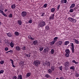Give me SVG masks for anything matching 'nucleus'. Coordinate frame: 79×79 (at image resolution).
I'll return each mask as SVG.
<instances>
[{
	"label": "nucleus",
	"instance_id": "22",
	"mask_svg": "<svg viewBox=\"0 0 79 79\" xmlns=\"http://www.w3.org/2000/svg\"><path fill=\"white\" fill-rule=\"evenodd\" d=\"M55 41H53L52 42L50 43V44L51 45H53L55 44Z\"/></svg>",
	"mask_w": 79,
	"mask_h": 79
},
{
	"label": "nucleus",
	"instance_id": "2",
	"mask_svg": "<svg viewBox=\"0 0 79 79\" xmlns=\"http://www.w3.org/2000/svg\"><path fill=\"white\" fill-rule=\"evenodd\" d=\"M46 25V23L45 22L43 21H40L39 23V26L40 27H43L44 26Z\"/></svg>",
	"mask_w": 79,
	"mask_h": 79
},
{
	"label": "nucleus",
	"instance_id": "55",
	"mask_svg": "<svg viewBox=\"0 0 79 79\" xmlns=\"http://www.w3.org/2000/svg\"><path fill=\"white\" fill-rule=\"evenodd\" d=\"M76 77H78L79 76V74L78 73H76Z\"/></svg>",
	"mask_w": 79,
	"mask_h": 79
},
{
	"label": "nucleus",
	"instance_id": "3",
	"mask_svg": "<svg viewBox=\"0 0 79 79\" xmlns=\"http://www.w3.org/2000/svg\"><path fill=\"white\" fill-rule=\"evenodd\" d=\"M27 15V13L26 11H23L22 12V14H21L22 16L23 17H24L26 16Z\"/></svg>",
	"mask_w": 79,
	"mask_h": 79
},
{
	"label": "nucleus",
	"instance_id": "18",
	"mask_svg": "<svg viewBox=\"0 0 79 79\" xmlns=\"http://www.w3.org/2000/svg\"><path fill=\"white\" fill-rule=\"evenodd\" d=\"M44 76L45 77H47V78H48V77H50V76L48 74H46Z\"/></svg>",
	"mask_w": 79,
	"mask_h": 79
},
{
	"label": "nucleus",
	"instance_id": "28",
	"mask_svg": "<svg viewBox=\"0 0 79 79\" xmlns=\"http://www.w3.org/2000/svg\"><path fill=\"white\" fill-rule=\"evenodd\" d=\"M69 41H66L64 43V45H67L69 44Z\"/></svg>",
	"mask_w": 79,
	"mask_h": 79
},
{
	"label": "nucleus",
	"instance_id": "7",
	"mask_svg": "<svg viewBox=\"0 0 79 79\" xmlns=\"http://www.w3.org/2000/svg\"><path fill=\"white\" fill-rule=\"evenodd\" d=\"M15 49L17 51H20L21 50V48L19 46H17L15 47Z\"/></svg>",
	"mask_w": 79,
	"mask_h": 79
},
{
	"label": "nucleus",
	"instance_id": "9",
	"mask_svg": "<svg viewBox=\"0 0 79 79\" xmlns=\"http://www.w3.org/2000/svg\"><path fill=\"white\" fill-rule=\"evenodd\" d=\"M69 62H66L65 63L64 66H67V67H69Z\"/></svg>",
	"mask_w": 79,
	"mask_h": 79
},
{
	"label": "nucleus",
	"instance_id": "38",
	"mask_svg": "<svg viewBox=\"0 0 79 79\" xmlns=\"http://www.w3.org/2000/svg\"><path fill=\"white\" fill-rule=\"evenodd\" d=\"M72 62H73L74 63H75V64H78V62H76V61L75 60H73L72 61Z\"/></svg>",
	"mask_w": 79,
	"mask_h": 79
},
{
	"label": "nucleus",
	"instance_id": "25",
	"mask_svg": "<svg viewBox=\"0 0 79 79\" xmlns=\"http://www.w3.org/2000/svg\"><path fill=\"white\" fill-rule=\"evenodd\" d=\"M16 7V5L15 4L12 5L11 6V8L12 9H15Z\"/></svg>",
	"mask_w": 79,
	"mask_h": 79
},
{
	"label": "nucleus",
	"instance_id": "57",
	"mask_svg": "<svg viewBox=\"0 0 79 79\" xmlns=\"http://www.w3.org/2000/svg\"><path fill=\"white\" fill-rule=\"evenodd\" d=\"M60 79H64L63 77H60Z\"/></svg>",
	"mask_w": 79,
	"mask_h": 79
},
{
	"label": "nucleus",
	"instance_id": "40",
	"mask_svg": "<svg viewBox=\"0 0 79 79\" xmlns=\"http://www.w3.org/2000/svg\"><path fill=\"white\" fill-rule=\"evenodd\" d=\"M48 5L47 4H45L43 6V7L45 8Z\"/></svg>",
	"mask_w": 79,
	"mask_h": 79
},
{
	"label": "nucleus",
	"instance_id": "45",
	"mask_svg": "<svg viewBox=\"0 0 79 79\" xmlns=\"http://www.w3.org/2000/svg\"><path fill=\"white\" fill-rule=\"evenodd\" d=\"M69 11L70 13L73 12V9H71Z\"/></svg>",
	"mask_w": 79,
	"mask_h": 79
},
{
	"label": "nucleus",
	"instance_id": "20",
	"mask_svg": "<svg viewBox=\"0 0 79 79\" xmlns=\"http://www.w3.org/2000/svg\"><path fill=\"white\" fill-rule=\"evenodd\" d=\"M17 79H23L21 75H18Z\"/></svg>",
	"mask_w": 79,
	"mask_h": 79
},
{
	"label": "nucleus",
	"instance_id": "47",
	"mask_svg": "<svg viewBox=\"0 0 79 79\" xmlns=\"http://www.w3.org/2000/svg\"><path fill=\"white\" fill-rule=\"evenodd\" d=\"M64 69L65 70H66V71L68 69V68L67 66H65Z\"/></svg>",
	"mask_w": 79,
	"mask_h": 79
},
{
	"label": "nucleus",
	"instance_id": "58",
	"mask_svg": "<svg viewBox=\"0 0 79 79\" xmlns=\"http://www.w3.org/2000/svg\"><path fill=\"white\" fill-rule=\"evenodd\" d=\"M7 11V9L5 10V12H6Z\"/></svg>",
	"mask_w": 79,
	"mask_h": 79
},
{
	"label": "nucleus",
	"instance_id": "37",
	"mask_svg": "<svg viewBox=\"0 0 79 79\" xmlns=\"http://www.w3.org/2000/svg\"><path fill=\"white\" fill-rule=\"evenodd\" d=\"M4 73V70H1L0 71V74H3Z\"/></svg>",
	"mask_w": 79,
	"mask_h": 79
},
{
	"label": "nucleus",
	"instance_id": "59",
	"mask_svg": "<svg viewBox=\"0 0 79 79\" xmlns=\"http://www.w3.org/2000/svg\"><path fill=\"white\" fill-rule=\"evenodd\" d=\"M12 52L11 50H10V51H8V52Z\"/></svg>",
	"mask_w": 79,
	"mask_h": 79
},
{
	"label": "nucleus",
	"instance_id": "35",
	"mask_svg": "<svg viewBox=\"0 0 79 79\" xmlns=\"http://www.w3.org/2000/svg\"><path fill=\"white\" fill-rule=\"evenodd\" d=\"M69 54L70 53H66V54H65V56L66 57H68L69 56Z\"/></svg>",
	"mask_w": 79,
	"mask_h": 79
},
{
	"label": "nucleus",
	"instance_id": "27",
	"mask_svg": "<svg viewBox=\"0 0 79 79\" xmlns=\"http://www.w3.org/2000/svg\"><path fill=\"white\" fill-rule=\"evenodd\" d=\"M7 34V36L10 37L11 36V33H9L6 34Z\"/></svg>",
	"mask_w": 79,
	"mask_h": 79
},
{
	"label": "nucleus",
	"instance_id": "14",
	"mask_svg": "<svg viewBox=\"0 0 79 79\" xmlns=\"http://www.w3.org/2000/svg\"><path fill=\"white\" fill-rule=\"evenodd\" d=\"M63 43L61 41H59L57 43V45L59 46L60 45H61Z\"/></svg>",
	"mask_w": 79,
	"mask_h": 79
},
{
	"label": "nucleus",
	"instance_id": "6",
	"mask_svg": "<svg viewBox=\"0 0 79 79\" xmlns=\"http://www.w3.org/2000/svg\"><path fill=\"white\" fill-rule=\"evenodd\" d=\"M54 16L55 15L54 14H52V15H51L50 16L49 19H54Z\"/></svg>",
	"mask_w": 79,
	"mask_h": 79
},
{
	"label": "nucleus",
	"instance_id": "50",
	"mask_svg": "<svg viewBox=\"0 0 79 79\" xmlns=\"http://www.w3.org/2000/svg\"><path fill=\"white\" fill-rule=\"evenodd\" d=\"M28 23H32V19H30L28 21Z\"/></svg>",
	"mask_w": 79,
	"mask_h": 79
},
{
	"label": "nucleus",
	"instance_id": "46",
	"mask_svg": "<svg viewBox=\"0 0 79 79\" xmlns=\"http://www.w3.org/2000/svg\"><path fill=\"white\" fill-rule=\"evenodd\" d=\"M44 49V48L41 47L40 48L39 50L40 51H42Z\"/></svg>",
	"mask_w": 79,
	"mask_h": 79
},
{
	"label": "nucleus",
	"instance_id": "63",
	"mask_svg": "<svg viewBox=\"0 0 79 79\" xmlns=\"http://www.w3.org/2000/svg\"><path fill=\"white\" fill-rule=\"evenodd\" d=\"M74 16H73V17H75V15H74Z\"/></svg>",
	"mask_w": 79,
	"mask_h": 79
},
{
	"label": "nucleus",
	"instance_id": "31",
	"mask_svg": "<svg viewBox=\"0 0 79 79\" xmlns=\"http://www.w3.org/2000/svg\"><path fill=\"white\" fill-rule=\"evenodd\" d=\"M70 69H72L74 71L75 70V67L74 66H72L70 68Z\"/></svg>",
	"mask_w": 79,
	"mask_h": 79
},
{
	"label": "nucleus",
	"instance_id": "61",
	"mask_svg": "<svg viewBox=\"0 0 79 79\" xmlns=\"http://www.w3.org/2000/svg\"><path fill=\"white\" fill-rule=\"evenodd\" d=\"M56 79H59V78H56Z\"/></svg>",
	"mask_w": 79,
	"mask_h": 79
},
{
	"label": "nucleus",
	"instance_id": "41",
	"mask_svg": "<svg viewBox=\"0 0 79 79\" xmlns=\"http://www.w3.org/2000/svg\"><path fill=\"white\" fill-rule=\"evenodd\" d=\"M4 63V60H1L0 61V63L1 64H3Z\"/></svg>",
	"mask_w": 79,
	"mask_h": 79
},
{
	"label": "nucleus",
	"instance_id": "43",
	"mask_svg": "<svg viewBox=\"0 0 79 79\" xmlns=\"http://www.w3.org/2000/svg\"><path fill=\"white\" fill-rule=\"evenodd\" d=\"M59 69L60 71H62V66H61L60 67H59Z\"/></svg>",
	"mask_w": 79,
	"mask_h": 79
},
{
	"label": "nucleus",
	"instance_id": "49",
	"mask_svg": "<svg viewBox=\"0 0 79 79\" xmlns=\"http://www.w3.org/2000/svg\"><path fill=\"white\" fill-rule=\"evenodd\" d=\"M60 5H59L57 6V9L58 10H59V9H60Z\"/></svg>",
	"mask_w": 79,
	"mask_h": 79
},
{
	"label": "nucleus",
	"instance_id": "23",
	"mask_svg": "<svg viewBox=\"0 0 79 79\" xmlns=\"http://www.w3.org/2000/svg\"><path fill=\"white\" fill-rule=\"evenodd\" d=\"M48 73H49V74H51V73H52V71L50 69H49L48 70Z\"/></svg>",
	"mask_w": 79,
	"mask_h": 79
},
{
	"label": "nucleus",
	"instance_id": "62",
	"mask_svg": "<svg viewBox=\"0 0 79 79\" xmlns=\"http://www.w3.org/2000/svg\"><path fill=\"white\" fill-rule=\"evenodd\" d=\"M8 52H8H8H6V53H8Z\"/></svg>",
	"mask_w": 79,
	"mask_h": 79
},
{
	"label": "nucleus",
	"instance_id": "8",
	"mask_svg": "<svg viewBox=\"0 0 79 79\" xmlns=\"http://www.w3.org/2000/svg\"><path fill=\"white\" fill-rule=\"evenodd\" d=\"M45 64L47 66H50L51 64L49 62H45Z\"/></svg>",
	"mask_w": 79,
	"mask_h": 79
},
{
	"label": "nucleus",
	"instance_id": "21",
	"mask_svg": "<svg viewBox=\"0 0 79 79\" xmlns=\"http://www.w3.org/2000/svg\"><path fill=\"white\" fill-rule=\"evenodd\" d=\"M14 35L16 36H18L19 35V33L17 31H15L14 33Z\"/></svg>",
	"mask_w": 79,
	"mask_h": 79
},
{
	"label": "nucleus",
	"instance_id": "52",
	"mask_svg": "<svg viewBox=\"0 0 79 79\" xmlns=\"http://www.w3.org/2000/svg\"><path fill=\"white\" fill-rule=\"evenodd\" d=\"M5 50H6V51H7L8 50V48L7 47H6L5 48Z\"/></svg>",
	"mask_w": 79,
	"mask_h": 79
},
{
	"label": "nucleus",
	"instance_id": "48",
	"mask_svg": "<svg viewBox=\"0 0 79 79\" xmlns=\"http://www.w3.org/2000/svg\"><path fill=\"white\" fill-rule=\"evenodd\" d=\"M45 28L47 30H49V27L48 26H47L45 27Z\"/></svg>",
	"mask_w": 79,
	"mask_h": 79
},
{
	"label": "nucleus",
	"instance_id": "11",
	"mask_svg": "<svg viewBox=\"0 0 79 79\" xmlns=\"http://www.w3.org/2000/svg\"><path fill=\"white\" fill-rule=\"evenodd\" d=\"M75 4L74 3L72 4L71 5V6H70V8H73L75 7Z\"/></svg>",
	"mask_w": 79,
	"mask_h": 79
},
{
	"label": "nucleus",
	"instance_id": "30",
	"mask_svg": "<svg viewBox=\"0 0 79 79\" xmlns=\"http://www.w3.org/2000/svg\"><path fill=\"white\" fill-rule=\"evenodd\" d=\"M55 68L54 66H52L51 67V69L52 71H54L55 70Z\"/></svg>",
	"mask_w": 79,
	"mask_h": 79
},
{
	"label": "nucleus",
	"instance_id": "19",
	"mask_svg": "<svg viewBox=\"0 0 79 79\" xmlns=\"http://www.w3.org/2000/svg\"><path fill=\"white\" fill-rule=\"evenodd\" d=\"M74 42L75 43H76L77 44H79V41H78V40H77L75 39H74Z\"/></svg>",
	"mask_w": 79,
	"mask_h": 79
},
{
	"label": "nucleus",
	"instance_id": "12",
	"mask_svg": "<svg viewBox=\"0 0 79 79\" xmlns=\"http://www.w3.org/2000/svg\"><path fill=\"white\" fill-rule=\"evenodd\" d=\"M4 9H2V6L0 7V13L2 14L3 13V11L2 10Z\"/></svg>",
	"mask_w": 79,
	"mask_h": 79
},
{
	"label": "nucleus",
	"instance_id": "26",
	"mask_svg": "<svg viewBox=\"0 0 79 79\" xmlns=\"http://www.w3.org/2000/svg\"><path fill=\"white\" fill-rule=\"evenodd\" d=\"M55 11V9L54 8H52L51 10V12L53 13Z\"/></svg>",
	"mask_w": 79,
	"mask_h": 79
},
{
	"label": "nucleus",
	"instance_id": "29",
	"mask_svg": "<svg viewBox=\"0 0 79 79\" xmlns=\"http://www.w3.org/2000/svg\"><path fill=\"white\" fill-rule=\"evenodd\" d=\"M65 52L67 53H70V51L69 49H67L65 50Z\"/></svg>",
	"mask_w": 79,
	"mask_h": 79
},
{
	"label": "nucleus",
	"instance_id": "53",
	"mask_svg": "<svg viewBox=\"0 0 79 79\" xmlns=\"http://www.w3.org/2000/svg\"><path fill=\"white\" fill-rule=\"evenodd\" d=\"M17 79V77L15 76H14V77H13V79Z\"/></svg>",
	"mask_w": 79,
	"mask_h": 79
},
{
	"label": "nucleus",
	"instance_id": "60",
	"mask_svg": "<svg viewBox=\"0 0 79 79\" xmlns=\"http://www.w3.org/2000/svg\"><path fill=\"white\" fill-rule=\"evenodd\" d=\"M1 24H2V23L0 21V25H1Z\"/></svg>",
	"mask_w": 79,
	"mask_h": 79
},
{
	"label": "nucleus",
	"instance_id": "10",
	"mask_svg": "<svg viewBox=\"0 0 79 79\" xmlns=\"http://www.w3.org/2000/svg\"><path fill=\"white\" fill-rule=\"evenodd\" d=\"M14 43L12 42H10V47H11L12 48H13L14 47Z\"/></svg>",
	"mask_w": 79,
	"mask_h": 79
},
{
	"label": "nucleus",
	"instance_id": "13",
	"mask_svg": "<svg viewBox=\"0 0 79 79\" xmlns=\"http://www.w3.org/2000/svg\"><path fill=\"white\" fill-rule=\"evenodd\" d=\"M67 2V0H62L61 1V2L62 3H66Z\"/></svg>",
	"mask_w": 79,
	"mask_h": 79
},
{
	"label": "nucleus",
	"instance_id": "34",
	"mask_svg": "<svg viewBox=\"0 0 79 79\" xmlns=\"http://www.w3.org/2000/svg\"><path fill=\"white\" fill-rule=\"evenodd\" d=\"M54 50L53 49H52L51 50V53L52 54H53L54 53Z\"/></svg>",
	"mask_w": 79,
	"mask_h": 79
},
{
	"label": "nucleus",
	"instance_id": "44",
	"mask_svg": "<svg viewBox=\"0 0 79 79\" xmlns=\"http://www.w3.org/2000/svg\"><path fill=\"white\" fill-rule=\"evenodd\" d=\"M2 14L5 17H7V15L4 12L2 13Z\"/></svg>",
	"mask_w": 79,
	"mask_h": 79
},
{
	"label": "nucleus",
	"instance_id": "56",
	"mask_svg": "<svg viewBox=\"0 0 79 79\" xmlns=\"http://www.w3.org/2000/svg\"><path fill=\"white\" fill-rule=\"evenodd\" d=\"M44 15H45V13L44 12L42 14V15H41V16L43 17V16H44Z\"/></svg>",
	"mask_w": 79,
	"mask_h": 79
},
{
	"label": "nucleus",
	"instance_id": "17",
	"mask_svg": "<svg viewBox=\"0 0 79 79\" xmlns=\"http://www.w3.org/2000/svg\"><path fill=\"white\" fill-rule=\"evenodd\" d=\"M38 44V42L37 40L34 41L33 42V44L35 45H36L37 44Z\"/></svg>",
	"mask_w": 79,
	"mask_h": 79
},
{
	"label": "nucleus",
	"instance_id": "32",
	"mask_svg": "<svg viewBox=\"0 0 79 79\" xmlns=\"http://www.w3.org/2000/svg\"><path fill=\"white\" fill-rule=\"evenodd\" d=\"M28 38L29 39H31L32 40H34V39L31 36H28Z\"/></svg>",
	"mask_w": 79,
	"mask_h": 79
},
{
	"label": "nucleus",
	"instance_id": "24",
	"mask_svg": "<svg viewBox=\"0 0 79 79\" xmlns=\"http://www.w3.org/2000/svg\"><path fill=\"white\" fill-rule=\"evenodd\" d=\"M58 39V37H55V38H54L53 41L55 42L57 41Z\"/></svg>",
	"mask_w": 79,
	"mask_h": 79
},
{
	"label": "nucleus",
	"instance_id": "33",
	"mask_svg": "<svg viewBox=\"0 0 79 79\" xmlns=\"http://www.w3.org/2000/svg\"><path fill=\"white\" fill-rule=\"evenodd\" d=\"M72 22H73L74 23H76V20L75 19H74L73 18L72 20Z\"/></svg>",
	"mask_w": 79,
	"mask_h": 79
},
{
	"label": "nucleus",
	"instance_id": "1",
	"mask_svg": "<svg viewBox=\"0 0 79 79\" xmlns=\"http://www.w3.org/2000/svg\"><path fill=\"white\" fill-rule=\"evenodd\" d=\"M33 64L35 66L38 67L39 66V64H40V63L39 60H36L34 61Z\"/></svg>",
	"mask_w": 79,
	"mask_h": 79
},
{
	"label": "nucleus",
	"instance_id": "42",
	"mask_svg": "<svg viewBox=\"0 0 79 79\" xmlns=\"http://www.w3.org/2000/svg\"><path fill=\"white\" fill-rule=\"evenodd\" d=\"M47 49V48H44V52L46 53V52H48Z\"/></svg>",
	"mask_w": 79,
	"mask_h": 79
},
{
	"label": "nucleus",
	"instance_id": "51",
	"mask_svg": "<svg viewBox=\"0 0 79 79\" xmlns=\"http://www.w3.org/2000/svg\"><path fill=\"white\" fill-rule=\"evenodd\" d=\"M26 49V47L25 46L22 47V49L23 50H25Z\"/></svg>",
	"mask_w": 79,
	"mask_h": 79
},
{
	"label": "nucleus",
	"instance_id": "36",
	"mask_svg": "<svg viewBox=\"0 0 79 79\" xmlns=\"http://www.w3.org/2000/svg\"><path fill=\"white\" fill-rule=\"evenodd\" d=\"M73 18L71 17H69L68 18V19L70 21H71V22H72V20Z\"/></svg>",
	"mask_w": 79,
	"mask_h": 79
},
{
	"label": "nucleus",
	"instance_id": "15",
	"mask_svg": "<svg viewBox=\"0 0 79 79\" xmlns=\"http://www.w3.org/2000/svg\"><path fill=\"white\" fill-rule=\"evenodd\" d=\"M17 23H18V24H19V25H21L22 24V22L20 20H18Z\"/></svg>",
	"mask_w": 79,
	"mask_h": 79
},
{
	"label": "nucleus",
	"instance_id": "54",
	"mask_svg": "<svg viewBox=\"0 0 79 79\" xmlns=\"http://www.w3.org/2000/svg\"><path fill=\"white\" fill-rule=\"evenodd\" d=\"M28 57H29L31 56V55L28 54H27L26 55Z\"/></svg>",
	"mask_w": 79,
	"mask_h": 79
},
{
	"label": "nucleus",
	"instance_id": "5",
	"mask_svg": "<svg viewBox=\"0 0 79 79\" xmlns=\"http://www.w3.org/2000/svg\"><path fill=\"white\" fill-rule=\"evenodd\" d=\"M10 61H11V64H12V67L13 68H15L16 66L14 65V61L12 59H10Z\"/></svg>",
	"mask_w": 79,
	"mask_h": 79
},
{
	"label": "nucleus",
	"instance_id": "39",
	"mask_svg": "<svg viewBox=\"0 0 79 79\" xmlns=\"http://www.w3.org/2000/svg\"><path fill=\"white\" fill-rule=\"evenodd\" d=\"M8 16H9V18H12L13 17L12 14H9V15Z\"/></svg>",
	"mask_w": 79,
	"mask_h": 79
},
{
	"label": "nucleus",
	"instance_id": "64",
	"mask_svg": "<svg viewBox=\"0 0 79 79\" xmlns=\"http://www.w3.org/2000/svg\"><path fill=\"white\" fill-rule=\"evenodd\" d=\"M22 0H19V1H21Z\"/></svg>",
	"mask_w": 79,
	"mask_h": 79
},
{
	"label": "nucleus",
	"instance_id": "4",
	"mask_svg": "<svg viewBox=\"0 0 79 79\" xmlns=\"http://www.w3.org/2000/svg\"><path fill=\"white\" fill-rule=\"evenodd\" d=\"M71 46L72 47L71 48V50L72 51V52L74 53V44L73 43L71 44Z\"/></svg>",
	"mask_w": 79,
	"mask_h": 79
},
{
	"label": "nucleus",
	"instance_id": "16",
	"mask_svg": "<svg viewBox=\"0 0 79 79\" xmlns=\"http://www.w3.org/2000/svg\"><path fill=\"white\" fill-rule=\"evenodd\" d=\"M31 74V73H27V75H26V77H29Z\"/></svg>",
	"mask_w": 79,
	"mask_h": 79
}]
</instances>
